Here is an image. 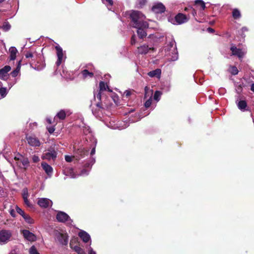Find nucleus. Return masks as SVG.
Returning a JSON list of instances; mask_svg holds the SVG:
<instances>
[{
	"label": "nucleus",
	"mask_w": 254,
	"mask_h": 254,
	"mask_svg": "<svg viewBox=\"0 0 254 254\" xmlns=\"http://www.w3.org/2000/svg\"><path fill=\"white\" fill-rule=\"evenodd\" d=\"M78 236L85 243L88 242L90 239L89 235L85 231H82L79 232Z\"/></svg>",
	"instance_id": "22"
},
{
	"label": "nucleus",
	"mask_w": 254,
	"mask_h": 254,
	"mask_svg": "<svg viewBox=\"0 0 254 254\" xmlns=\"http://www.w3.org/2000/svg\"><path fill=\"white\" fill-rule=\"evenodd\" d=\"M58 118L60 120H64L66 117V114L64 111L61 110L57 115Z\"/></svg>",
	"instance_id": "30"
},
{
	"label": "nucleus",
	"mask_w": 254,
	"mask_h": 254,
	"mask_svg": "<svg viewBox=\"0 0 254 254\" xmlns=\"http://www.w3.org/2000/svg\"><path fill=\"white\" fill-rule=\"evenodd\" d=\"M207 29H208V31H210L211 32H214V30L212 28H210V27H209Z\"/></svg>",
	"instance_id": "56"
},
{
	"label": "nucleus",
	"mask_w": 254,
	"mask_h": 254,
	"mask_svg": "<svg viewBox=\"0 0 254 254\" xmlns=\"http://www.w3.org/2000/svg\"><path fill=\"white\" fill-rule=\"evenodd\" d=\"M89 254H96V253L92 250L90 251L89 252Z\"/></svg>",
	"instance_id": "61"
},
{
	"label": "nucleus",
	"mask_w": 254,
	"mask_h": 254,
	"mask_svg": "<svg viewBox=\"0 0 254 254\" xmlns=\"http://www.w3.org/2000/svg\"><path fill=\"white\" fill-rule=\"evenodd\" d=\"M43 169L45 171L47 175H50L53 172L52 167L46 162H43L41 164Z\"/></svg>",
	"instance_id": "20"
},
{
	"label": "nucleus",
	"mask_w": 254,
	"mask_h": 254,
	"mask_svg": "<svg viewBox=\"0 0 254 254\" xmlns=\"http://www.w3.org/2000/svg\"><path fill=\"white\" fill-rule=\"evenodd\" d=\"M107 90H108V91H109L110 92H112V90L110 89L108 86V87H107Z\"/></svg>",
	"instance_id": "60"
},
{
	"label": "nucleus",
	"mask_w": 254,
	"mask_h": 254,
	"mask_svg": "<svg viewBox=\"0 0 254 254\" xmlns=\"http://www.w3.org/2000/svg\"><path fill=\"white\" fill-rule=\"evenodd\" d=\"M29 252L30 254H40L36 248L34 246H32L30 248Z\"/></svg>",
	"instance_id": "32"
},
{
	"label": "nucleus",
	"mask_w": 254,
	"mask_h": 254,
	"mask_svg": "<svg viewBox=\"0 0 254 254\" xmlns=\"http://www.w3.org/2000/svg\"><path fill=\"white\" fill-rule=\"evenodd\" d=\"M83 77L86 78L88 76L90 77H93L94 76V73L92 72H89L87 69H84L81 72Z\"/></svg>",
	"instance_id": "29"
},
{
	"label": "nucleus",
	"mask_w": 254,
	"mask_h": 254,
	"mask_svg": "<svg viewBox=\"0 0 254 254\" xmlns=\"http://www.w3.org/2000/svg\"><path fill=\"white\" fill-rule=\"evenodd\" d=\"M152 103V99L151 97H150L149 99H148L144 103V106L145 108H149Z\"/></svg>",
	"instance_id": "38"
},
{
	"label": "nucleus",
	"mask_w": 254,
	"mask_h": 254,
	"mask_svg": "<svg viewBox=\"0 0 254 254\" xmlns=\"http://www.w3.org/2000/svg\"><path fill=\"white\" fill-rule=\"evenodd\" d=\"M238 108L242 111H248L247 103L245 100H240L237 104Z\"/></svg>",
	"instance_id": "19"
},
{
	"label": "nucleus",
	"mask_w": 254,
	"mask_h": 254,
	"mask_svg": "<svg viewBox=\"0 0 254 254\" xmlns=\"http://www.w3.org/2000/svg\"><path fill=\"white\" fill-rule=\"evenodd\" d=\"M230 72L232 75H235L238 74L239 70L236 66H232L231 67Z\"/></svg>",
	"instance_id": "33"
},
{
	"label": "nucleus",
	"mask_w": 254,
	"mask_h": 254,
	"mask_svg": "<svg viewBox=\"0 0 254 254\" xmlns=\"http://www.w3.org/2000/svg\"><path fill=\"white\" fill-rule=\"evenodd\" d=\"M26 58H32L34 57L33 53L31 52H27L25 55Z\"/></svg>",
	"instance_id": "43"
},
{
	"label": "nucleus",
	"mask_w": 254,
	"mask_h": 254,
	"mask_svg": "<svg viewBox=\"0 0 254 254\" xmlns=\"http://www.w3.org/2000/svg\"><path fill=\"white\" fill-rule=\"evenodd\" d=\"M16 212L19 214L20 215H21L22 217L24 216V215L25 214V212L23 210H22L20 208H19L18 206H16L15 207Z\"/></svg>",
	"instance_id": "37"
},
{
	"label": "nucleus",
	"mask_w": 254,
	"mask_h": 254,
	"mask_svg": "<svg viewBox=\"0 0 254 254\" xmlns=\"http://www.w3.org/2000/svg\"><path fill=\"white\" fill-rule=\"evenodd\" d=\"M191 10L192 14L193 15V16H194L196 14V12L195 10L193 8H191Z\"/></svg>",
	"instance_id": "53"
},
{
	"label": "nucleus",
	"mask_w": 254,
	"mask_h": 254,
	"mask_svg": "<svg viewBox=\"0 0 254 254\" xmlns=\"http://www.w3.org/2000/svg\"><path fill=\"white\" fill-rule=\"evenodd\" d=\"M10 214L11 215V216H12L13 217H15V210L14 209L10 210Z\"/></svg>",
	"instance_id": "50"
},
{
	"label": "nucleus",
	"mask_w": 254,
	"mask_h": 254,
	"mask_svg": "<svg viewBox=\"0 0 254 254\" xmlns=\"http://www.w3.org/2000/svg\"><path fill=\"white\" fill-rule=\"evenodd\" d=\"M74 249L75 252L78 253H80V252L82 251L81 248L78 246H75L74 248Z\"/></svg>",
	"instance_id": "48"
},
{
	"label": "nucleus",
	"mask_w": 254,
	"mask_h": 254,
	"mask_svg": "<svg viewBox=\"0 0 254 254\" xmlns=\"http://www.w3.org/2000/svg\"><path fill=\"white\" fill-rule=\"evenodd\" d=\"M108 85L105 83V82L101 81L99 82V90L98 91V94L96 95L97 98L99 100V101H101L102 99V92L103 91L107 90V87H108Z\"/></svg>",
	"instance_id": "15"
},
{
	"label": "nucleus",
	"mask_w": 254,
	"mask_h": 254,
	"mask_svg": "<svg viewBox=\"0 0 254 254\" xmlns=\"http://www.w3.org/2000/svg\"><path fill=\"white\" fill-rule=\"evenodd\" d=\"M152 11L156 13H162L166 10L165 6L162 3H158L152 7Z\"/></svg>",
	"instance_id": "11"
},
{
	"label": "nucleus",
	"mask_w": 254,
	"mask_h": 254,
	"mask_svg": "<svg viewBox=\"0 0 254 254\" xmlns=\"http://www.w3.org/2000/svg\"><path fill=\"white\" fill-rule=\"evenodd\" d=\"M146 3V0H137V5L139 7H142Z\"/></svg>",
	"instance_id": "39"
},
{
	"label": "nucleus",
	"mask_w": 254,
	"mask_h": 254,
	"mask_svg": "<svg viewBox=\"0 0 254 254\" xmlns=\"http://www.w3.org/2000/svg\"><path fill=\"white\" fill-rule=\"evenodd\" d=\"M73 157L66 155L65 156V160L67 162H71L72 161V158Z\"/></svg>",
	"instance_id": "45"
},
{
	"label": "nucleus",
	"mask_w": 254,
	"mask_h": 254,
	"mask_svg": "<svg viewBox=\"0 0 254 254\" xmlns=\"http://www.w3.org/2000/svg\"><path fill=\"white\" fill-rule=\"evenodd\" d=\"M251 90L254 93V83H253L251 85Z\"/></svg>",
	"instance_id": "54"
},
{
	"label": "nucleus",
	"mask_w": 254,
	"mask_h": 254,
	"mask_svg": "<svg viewBox=\"0 0 254 254\" xmlns=\"http://www.w3.org/2000/svg\"><path fill=\"white\" fill-rule=\"evenodd\" d=\"M230 50L232 52V55L237 56L239 59H243L246 53V52L244 51L242 49L238 48L233 44L231 45Z\"/></svg>",
	"instance_id": "2"
},
{
	"label": "nucleus",
	"mask_w": 254,
	"mask_h": 254,
	"mask_svg": "<svg viewBox=\"0 0 254 254\" xmlns=\"http://www.w3.org/2000/svg\"><path fill=\"white\" fill-rule=\"evenodd\" d=\"M88 153V151L84 149H78V153H79L81 156L87 155Z\"/></svg>",
	"instance_id": "35"
},
{
	"label": "nucleus",
	"mask_w": 254,
	"mask_h": 254,
	"mask_svg": "<svg viewBox=\"0 0 254 254\" xmlns=\"http://www.w3.org/2000/svg\"><path fill=\"white\" fill-rule=\"evenodd\" d=\"M106 1L110 5H112L113 4V1L112 0H106Z\"/></svg>",
	"instance_id": "52"
},
{
	"label": "nucleus",
	"mask_w": 254,
	"mask_h": 254,
	"mask_svg": "<svg viewBox=\"0 0 254 254\" xmlns=\"http://www.w3.org/2000/svg\"><path fill=\"white\" fill-rule=\"evenodd\" d=\"M53 202L52 200L47 198H39L37 204L41 207L44 208H47L50 206H51Z\"/></svg>",
	"instance_id": "7"
},
{
	"label": "nucleus",
	"mask_w": 254,
	"mask_h": 254,
	"mask_svg": "<svg viewBox=\"0 0 254 254\" xmlns=\"http://www.w3.org/2000/svg\"><path fill=\"white\" fill-rule=\"evenodd\" d=\"M57 221L59 222H65L70 219L69 216L65 212L59 211L56 215Z\"/></svg>",
	"instance_id": "10"
},
{
	"label": "nucleus",
	"mask_w": 254,
	"mask_h": 254,
	"mask_svg": "<svg viewBox=\"0 0 254 254\" xmlns=\"http://www.w3.org/2000/svg\"><path fill=\"white\" fill-rule=\"evenodd\" d=\"M131 24L133 27H148V23L145 21V16L139 11H133L129 15Z\"/></svg>",
	"instance_id": "1"
},
{
	"label": "nucleus",
	"mask_w": 254,
	"mask_h": 254,
	"mask_svg": "<svg viewBox=\"0 0 254 254\" xmlns=\"http://www.w3.org/2000/svg\"><path fill=\"white\" fill-rule=\"evenodd\" d=\"M242 87H243V85L240 84V85H239L238 89H240L241 91H242Z\"/></svg>",
	"instance_id": "59"
},
{
	"label": "nucleus",
	"mask_w": 254,
	"mask_h": 254,
	"mask_svg": "<svg viewBox=\"0 0 254 254\" xmlns=\"http://www.w3.org/2000/svg\"><path fill=\"white\" fill-rule=\"evenodd\" d=\"M47 122L50 124H52V121H51V120L50 119H47Z\"/></svg>",
	"instance_id": "57"
},
{
	"label": "nucleus",
	"mask_w": 254,
	"mask_h": 254,
	"mask_svg": "<svg viewBox=\"0 0 254 254\" xmlns=\"http://www.w3.org/2000/svg\"><path fill=\"white\" fill-rule=\"evenodd\" d=\"M32 160L34 163H37L40 161V158L38 156L34 155L32 157Z\"/></svg>",
	"instance_id": "42"
},
{
	"label": "nucleus",
	"mask_w": 254,
	"mask_h": 254,
	"mask_svg": "<svg viewBox=\"0 0 254 254\" xmlns=\"http://www.w3.org/2000/svg\"><path fill=\"white\" fill-rule=\"evenodd\" d=\"M102 100V99L101 100ZM100 102L96 103V106L99 109H104V107H103V104L101 101H99Z\"/></svg>",
	"instance_id": "46"
},
{
	"label": "nucleus",
	"mask_w": 254,
	"mask_h": 254,
	"mask_svg": "<svg viewBox=\"0 0 254 254\" xmlns=\"http://www.w3.org/2000/svg\"><path fill=\"white\" fill-rule=\"evenodd\" d=\"M135 28L137 29V33L139 38L143 39L146 36L147 33L145 29L148 28V27H140Z\"/></svg>",
	"instance_id": "17"
},
{
	"label": "nucleus",
	"mask_w": 254,
	"mask_h": 254,
	"mask_svg": "<svg viewBox=\"0 0 254 254\" xmlns=\"http://www.w3.org/2000/svg\"><path fill=\"white\" fill-rule=\"evenodd\" d=\"M5 0H0V3H2V2H3Z\"/></svg>",
	"instance_id": "63"
},
{
	"label": "nucleus",
	"mask_w": 254,
	"mask_h": 254,
	"mask_svg": "<svg viewBox=\"0 0 254 254\" xmlns=\"http://www.w3.org/2000/svg\"><path fill=\"white\" fill-rule=\"evenodd\" d=\"M55 49L57 51V55L58 57L56 64L57 66H59L61 64L63 58V49L59 45L56 46Z\"/></svg>",
	"instance_id": "12"
},
{
	"label": "nucleus",
	"mask_w": 254,
	"mask_h": 254,
	"mask_svg": "<svg viewBox=\"0 0 254 254\" xmlns=\"http://www.w3.org/2000/svg\"><path fill=\"white\" fill-rule=\"evenodd\" d=\"M149 50L154 51L155 50V48L153 47L149 48L148 46L146 45H143L138 47V52L140 54H146L148 53Z\"/></svg>",
	"instance_id": "16"
},
{
	"label": "nucleus",
	"mask_w": 254,
	"mask_h": 254,
	"mask_svg": "<svg viewBox=\"0 0 254 254\" xmlns=\"http://www.w3.org/2000/svg\"><path fill=\"white\" fill-rule=\"evenodd\" d=\"M26 139L28 143L33 147H39L40 146V142L38 138L33 136H26Z\"/></svg>",
	"instance_id": "8"
},
{
	"label": "nucleus",
	"mask_w": 254,
	"mask_h": 254,
	"mask_svg": "<svg viewBox=\"0 0 254 254\" xmlns=\"http://www.w3.org/2000/svg\"><path fill=\"white\" fill-rule=\"evenodd\" d=\"M1 28L4 31L6 32L10 30L11 25L8 21H6L3 23Z\"/></svg>",
	"instance_id": "26"
},
{
	"label": "nucleus",
	"mask_w": 254,
	"mask_h": 254,
	"mask_svg": "<svg viewBox=\"0 0 254 254\" xmlns=\"http://www.w3.org/2000/svg\"><path fill=\"white\" fill-rule=\"evenodd\" d=\"M11 70V67L9 65H5L1 69H0V78L5 80L7 78L8 74L7 73Z\"/></svg>",
	"instance_id": "13"
},
{
	"label": "nucleus",
	"mask_w": 254,
	"mask_h": 254,
	"mask_svg": "<svg viewBox=\"0 0 254 254\" xmlns=\"http://www.w3.org/2000/svg\"><path fill=\"white\" fill-rule=\"evenodd\" d=\"M95 147H94L91 150V151L90 152V154H91V155H93V154H95Z\"/></svg>",
	"instance_id": "51"
},
{
	"label": "nucleus",
	"mask_w": 254,
	"mask_h": 254,
	"mask_svg": "<svg viewBox=\"0 0 254 254\" xmlns=\"http://www.w3.org/2000/svg\"><path fill=\"white\" fill-rule=\"evenodd\" d=\"M11 236L12 234L9 230H2L0 231V243H7Z\"/></svg>",
	"instance_id": "4"
},
{
	"label": "nucleus",
	"mask_w": 254,
	"mask_h": 254,
	"mask_svg": "<svg viewBox=\"0 0 254 254\" xmlns=\"http://www.w3.org/2000/svg\"><path fill=\"white\" fill-rule=\"evenodd\" d=\"M189 19V18H188L186 15L179 13L175 16L174 20L178 24H181L187 22Z\"/></svg>",
	"instance_id": "9"
},
{
	"label": "nucleus",
	"mask_w": 254,
	"mask_h": 254,
	"mask_svg": "<svg viewBox=\"0 0 254 254\" xmlns=\"http://www.w3.org/2000/svg\"><path fill=\"white\" fill-rule=\"evenodd\" d=\"M131 95V92L129 90H126L124 92V97H126L127 98H128Z\"/></svg>",
	"instance_id": "44"
},
{
	"label": "nucleus",
	"mask_w": 254,
	"mask_h": 254,
	"mask_svg": "<svg viewBox=\"0 0 254 254\" xmlns=\"http://www.w3.org/2000/svg\"><path fill=\"white\" fill-rule=\"evenodd\" d=\"M242 30H247V28H244H244H242Z\"/></svg>",
	"instance_id": "64"
},
{
	"label": "nucleus",
	"mask_w": 254,
	"mask_h": 254,
	"mask_svg": "<svg viewBox=\"0 0 254 254\" xmlns=\"http://www.w3.org/2000/svg\"><path fill=\"white\" fill-rule=\"evenodd\" d=\"M20 162L21 163L17 162V165L18 167L23 168L24 170H26L29 166L30 164L28 158L23 156L20 161Z\"/></svg>",
	"instance_id": "14"
},
{
	"label": "nucleus",
	"mask_w": 254,
	"mask_h": 254,
	"mask_svg": "<svg viewBox=\"0 0 254 254\" xmlns=\"http://www.w3.org/2000/svg\"><path fill=\"white\" fill-rule=\"evenodd\" d=\"M7 94L6 89L5 87L0 88V95L1 97L4 98Z\"/></svg>",
	"instance_id": "34"
},
{
	"label": "nucleus",
	"mask_w": 254,
	"mask_h": 254,
	"mask_svg": "<svg viewBox=\"0 0 254 254\" xmlns=\"http://www.w3.org/2000/svg\"><path fill=\"white\" fill-rule=\"evenodd\" d=\"M24 200V203L28 207H32V205L30 203L29 200L28 199V197H24L23 198Z\"/></svg>",
	"instance_id": "41"
},
{
	"label": "nucleus",
	"mask_w": 254,
	"mask_h": 254,
	"mask_svg": "<svg viewBox=\"0 0 254 254\" xmlns=\"http://www.w3.org/2000/svg\"><path fill=\"white\" fill-rule=\"evenodd\" d=\"M135 43V35H132L131 38V44L134 45Z\"/></svg>",
	"instance_id": "49"
},
{
	"label": "nucleus",
	"mask_w": 254,
	"mask_h": 254,
	"mask_svg": "<svg viewBox=\"0 0 254 254\" xmlns=\"http://www.w3.org/2000/svg\"><path fill=\"white\" fill-rule=\"evenodd\" d=\"M95 160L93 158H90L89 160L87 161L84 165L85 168H90L92 165L95 163Z\"/></svg>",
	"instance_id": "27"
},
{
	"label": "nucleus",
	"mask_w": 254,
	"mask_h": 254,
	"mask_svg": "<svg viewBox=\"0 0 254 254\" xmlns=\"http://www.w3.org/2000/svg\"><path fill=\"white\" fill-rule=\"evenodd\" d=\"M149 89L148 87L147 86H146L144 88V90H145V97H146V95H147V90Z\"/></svg>",
	"instance_id": "55"
},
{
	"label": "nucleus",
	"mask_w": 254,
	"mask_h": 254,
	"mask_svg": "<svg viewBox=\"0 0 254 254\" xmlns=\"http://www.w3.org/2000/svg\"><path fill=\"white\" fill-rule=\"evenodd\" d=\"M25 221L28 224H32L34 222V220L29 215L25 214L22 217Z\"/></svg>",
	"instance_id": "28"
},
{
	"label": "nucleus",
	"mask_w": 254,
	"mask_h": 254,
	"mask_svg": "<svg viewBox=\"0 0 254 254\" xmlns=\"http://www.w3.org/2000/svg\"><path fill=\"white\" fill-rule=\"evenodd\" d=\"M56 239L63 245H67L68 243V236L66 234L62 233L58 231L55 232Z\"/></svg>",
	"instance_id": "5"
},
{
	"label": "nucleus",
	"mask_w": 254,
	"mask_h": 254,
	"mask_svg": "<svg viewBox=\"0 0 254 254\" xmlns=\"http://www.w3.org/2000/svg\"><path fill=\"white\" fill-rule=\"evenodd\" d=\"M57 152L53 148H50L43 153L42 159L50 160H54L57 158Z\"/></svg>",
	"instance_id": "3"
},
{
	"label": "nucleus",
	"mask_w": 254,
	"mask_h": 254,
	"mask_svg": "<svg viewBox=\"0 0 254 254\" xmlns=\"http://www.w3.org/2000/svg\"><path fill=\"white\" fill-rule=\"evenodd\" d=\"M22 157H23V156L22 155H21V154L18 153L15 156L14 159V160L15 161H20L22 159Z\"/></svg>",
	"instance_id": "40"
},
{
	"label": "nucleus",
	"mask_w": 254,
	"mask_h": 254,
	"mask_svg": "<svg viewBox=\"0 0 254 254\" xmlns=\"http://www.w3.org/2000/svg\"><path fill=\"white\" fill-rule=\"evenodd\" d=\"M21 233L23 235V237L28 241L32 242L36 240V235L28 230H23L21 231Z\"/></svg>",
	"instance_id": "6"
},
{
	"label": "nucleus",
	"mask_w": 254,
	"mask_h": 254,
	"mask_svg": "<svg viewBox=\"0 0 254 254\" xmlns=\"http://www.w3.org/2000/svg\"><path fill=\"white\" fill-rule=\"evenodd\" d=\"M29 193L28 189L26 188H25L22 190V197H28Z\"/></svg>",
	"instance_id": "36"
},
{
	"label": "nucleus",
	"mask_w": 254,
	"mask_h": 254,
	"mask_svg": "<svg viewBox=\"0 0 254 254\" xmlns=\"http://www.w3.org/2000/svg\"><path fill=\"white\" fill-rule=\"evenodd\" d=\"M161 74V70L159 68H157L155 70H152L148 73V75L151 77H156L159 78Z\"/></svg>",
	"instance_id": "21"
},
{
	"label": "nucleus",
	"mask_w": 254,
	"mask_h": 254,
	"mask_svg": "<svg viewBox=\"0 0 254 254\" xmlns=\"http://www.w3.org/2000/svg\"><path fill=\"white\" fill-rule=\"evenodd\" d=\"M232 16L235 19H239L241 16L240 11L237 8L234 9L232 11Z\"/></svg>",
	"instance_id": "24"
},
{
	"label": "nucleus",
	"mask_w": 254,
	"mask_h": 254,
	"mask_svg": "<svg viewBox=\"0 0 254 254\" xmlns=\"http://www.w3.org/2000/svg\"><path fill=\"white\" fill-rule=\"evenodd\" d=\"M177 59V55H176L174 57H173L172 60L173 61H175Z\"/></svg>",
	"instance_id": "58"
},
{
	"label": "nucleus",
	"mask_w": 254,
	"mask_h": 254,
	"mask_svg": "<svg viewBox=\"0 0 254 254\" xmlns=\"http://www.w3.org/2000/svg\"><path fill=\"white\" fill-rule=\"evenodd\" d=\"M194 4L197 6H200L201 10H204L206 7L205 2L202 0H195Z\"/></svg>",
	"instance_id": "25"
},
{
	"label": "nucleus",
	"mask_w": 254,
	"mask_h": 254,
	"mask_svg": "<svg viewBox=\"0 0 254 254\" xmlns=\"http://www.w3.org/2000/svg\"><path fill=\"white\" fill-rule=\"evenodd\" d=\"M161 94L162 93L161 91L158 90L156 91L154 95V99L156 101H158L160 100Z\"/></svg>",
	"instance_id": "31"
},
{
	"label": "nucleus",
	"mask_w": 254,
	"mask_h": 254,
	"mask_svg": "<svg viewBox=\"0 0 254 254\" xmlns=\"http://www.w3.org/2000/svg\"><path fill=\"white\" fill-rule=\"evenodd\" d=\"M21 60H20L18 62L16 68L14 70H13L12 72H10V75L12 77H16L17 76L18 73L19 72L20 68H21Z\"/></svg>",
	"instance_id": "23"
},
{
	"label": "nucleus",
	"mask_w": 254,
	"mask_h": 254,
	"mask_svg": "<svg viewBox=\"0 0 254 254\" xmlns=\"http://www.w3.org/2000/svg\"><path fill=\"white\" fill-rule=\"evenodd\" d=\"M117 98V97L115 95V96H114V97H113V100H114V101L115 102V98Z\"/></svg>",
	"instance_id": "62"
},
{
	"label": "nucleus",
	"mask_w": 254,
	"mask_h": 254,
	"mask_svg": "<svg viewBox=\"0 0 254 254\" xmlns=\"http://www.w3.org/2000/svg\"><path fill=\"white\" fill-rule=\"evenodd\" d=\"M47 129L50 133H53L55 130V128L54 127H51L47 128Z\"/></svg>",
	"instance_id": "47"
},
{
	"label": "nucleus",
	"mask_w": 254,
	"mask_h": 254,
	"mask_svg": "<svg viewBox=\"0 0 254 254\" xmlns=\"http://www.w3.org/2000/svg\"><path fill=\"white\" fill-rule=\"evenodd\" d=\"M9 60L10 61L14 60L16 58V55L18 53V51L16 48L14 47H11L9 49Z\"/></svg>",
	"instance_id": "18"
}]
</instances>
